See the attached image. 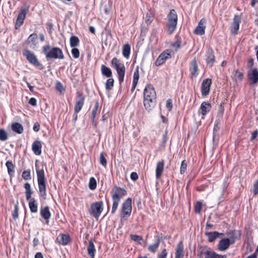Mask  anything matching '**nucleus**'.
I'll return each mask as SVG.
<instances>
[{"mask_svg": "<svg viewBox=\"0 0 258 258\" xmlns=\"http://www.w3.org/2000/svg\"><path fill=\"white\" fill-rule=\"evenodd\" d=\"M233 243L234 241H231L229 238H224L219 241L217 245L218 249L221 251H225L229 247L230 244Z\"/></svg>", "mask_w": 258, "mask_h": 258, "instance_id": "nucleus-14", "label": "nucleus"}, {"mask_svg": "<svg viewBox=\"0 0 258 258\" xmlns=\"http://www.w3.org/2000/svg\"><path fill=\"white\" fill-rule=\"evenodd\" d=\"M29 6L24 5L22 7L20 11L16 22L15 27L18 29L23 23L26 15L29 10Z\"/></svg>", "mask_w": 258, "mask_h": 258, "instance_id": "nucleus-11", "label": "nucleus"}, {"mask_svg": "<svg viewBox=\"0 0 258 258\" xmlns=\"http://www.w3.org/2000/svg\"><path fill=\"white\" fill-rule=\"evenodd\" d=\"M211 109V104L206 102H203L200 107L201 113L203 115H205L208 112L210 111Z\"/></svg>", "mask_w": 258, "mask_h": 258, "instance_id": "nucleus-31", "label": "nucleus"}, {"mask_svg": "<svg viewBox=\"0 0 258 258\" xmlns=\"http://www.w3.org/2000/svg\"><path fill=\"white\" fill-rule=\"evenodd\" d=\"M98 108H99V102H98V101H96L95 102L94 106L92 111L91 120L93 122L94 121V119H95L96 115L97 114V112L98 111Z\"/></svg>", "mask_w": 258, "mask_h": 258, "instance_id": "nucleus-37", "label": "nucleus"}, {"mask_svg": "<svg viewBox=\"0 0 258 258\" xmlns=\"http://www.w3.org/2000/svg\"><path fill=\"white\" fill-rule=\"evenodd\" d=\"M40 215L45 220L48 221L51 216L49 207L46 206L41 208L40 210Z\"/></svg>", "mask_w": 258, "mask_h": 258, "instance_id": "nucleus-29", "label": "nucleus"}, {"mask_svg": "<svg viewBox=\"0 0 258 258\" xmlns=\"http://www.w3.org/2000/svg\"><path fill=\"white\" fill-rule=\"evenodd\" d=\"M24 187L26 189V191H32L30 184L29 183L26 182L24 184Z\"/></svg>", "mask_w": 258, "mask_h": 258, "instance_id": "nucleus-60", "label": "nucleus"}, {"mask_svg": "<svg viewBox=\"0 0 258 258\" xmlns=\"http://www.w3.org/2000/svg\"><path fill=\"white\" fill-rule=\"evenodd\" d=\"M130 237L132 240L136 241L139 244H141V241L143 240V238L141 236L136 234H131L130 235Z\"/></svg>", "mask_w": 258, "mask_h": 258, "instance_id": "nucleus-44", "label": "nucleus"}, {"mask_svg": "<svg viewBox=\"0 0 258 258\" xmlns=\"http://www.w3.org/2000/svg\"><path fill=\"white\" fill-rule=\"evenodd\" d=\"M12 130L17 134H21L23 133L24 128L21 124L18 122L13 123L11 125Z\"/></svg>", "mask_w": 258, "mask_h": 258, "instance_id": "nucleus-30", "label": "nucleus"}, {"mask_svg": "<svg viewBox=\"0 0 258 258\" xmlns=\"http://www.w3.org/2000/svg\"><path fill=\"white\" fill-rule=\"evenodd\" d=\"M166 107L169 109V110H171L172 108V102L171 99H168L166 101Z\"/></svg>", "mask_w": 258, "mask_h": 258, "instance_id": "nucleus-54", "label": "nucleus"}, {"mask_svg": "<svg viewBox=\"0 0 258 258\" xmlns=\"http://www.w3.org/2000/svg\"><path fill=\"white\" fill-rule=\"evenodd\" d=\"M176 38H177V40L174 43H172L171 45L172 47H175L177 50L180 47L181 40L178 38L177 35H176Z\"/></svg>", "mask_w": 258, "mask_h": 258, "instance_id": "nucleus-46", "label": "nucleus"}, {"mask_svg": "<svg viewBox=\"0 0 258 258\" xmlns=\"http://www.w3.org/2000/svg\"><path fill=\"white\" fill-rule=\"evenodd\" d=\"M183 257V245L182 241H180L177 245L175 258Z\"/></svg>", "mask_w": 258, "mask_h": 258, "instance_id": "nucleus-25", "label": "nucleus"}, {"mask_svg": "<svg viewBox=\"0 0 258 258\" xmlns=\"http://www.w3.org/2000/svg\"><path fill=\"white\" fill-rule=\"evenodd\" d=\"M171 52L170 49L165 50L158 57L154 62L155 65L159 67L165 63L167 59L171 57Z\"/></svg>", "mask_w": 258, "mask_h": 258, "instance_id": "nucleus-13", "label": "nucleus"}, {"mask_svg": "<svg viewBox=\"0 0 258 258\" xmlns=\"http://www.w3.org/2000/svg\"><path fill=\"white\" fill-rule=\"evenodd\" d=\"M111 66L116 70L119 84H121L124 80L125 75V67L121 60L116 57H114L111 61Z\"/></svg>", "mask_w": 258, "mask_h": 258, "instance_id": "nucleus-5", "label": "nucleus"}, {"mask_svg": "<svg viewBox=\"0 0 258 258\" xmlns=\"http://www.w3.org/2000/svg\"><path fill=\"white\" fill-rule=\"evenodd\" d=\"M33 130L35 132H38L40 130V124L38 122H35L33 125Z\"/></svg>", "mask_w": 258, "mask_h": 258, "instance_id": "nucleus-57", "label": "nucleus"}, {"mask_svg": "<svg viewBox=\"0 0 258 258\" xmlns=\"http://www.w3.org/2000/svg\"><path fill=\"white\" fill-rule=\"evenodd\" d=\"M36 201L34 198L30 199L29 202V207L32 213H36L37 212V205Z\"/></svg>", "mask_w": 258, "mask_h": 258, "instance_id": "nucleus-34", "label": "nucleus"}, {"mask_svg": "<svg viewBox=\"0 0 258 258\" xmlns=\"http://www.w3.org/2000/svg\"><path fill=\"white\" fill-rule=\"evenodd\" d=\"M206 60L207 64L210 67H212L213 66L215 61V57L214 51L212 49H208L207 51Z\"/></svg>", "mask_w": 258, "mask_h": 258, "instance_id": "nucleus-18", "label": "nucleus"}, {"mask_svg": "<svg viewBox=\"0 0 258 258\" xmlns=\"http://www.w3.org/2000/svg\"><path fill=\"white\" fill-rule=\"evenodd\" d=\"M154 15L151 11H149L146 15L145 24L148 26L150 24L153 20Z\"/></svg>", "mask_w": 258, "mask_h": 258, "instance_id": "nucleus-36", "label": "nucleus"}, {"mask_svg": "<svg viewBox=\"0 0 258 258\" xmlns=\"http://www.w3.org/2000/svg\"><path fill=\"white\" fill-rule=\"evenodd\" d=\"M72 53L75 58H78L80 56V52L78 48H73L72 50Z\"/></svg>", "mask_w": 258, "mask_h": 258, "instance_id": "nucleus-51", "label": "nucleus"}, {"mask_svg": "<svg viewBox=\"0 0 258 258\" xmlns=\"http://www.w3.org/2000/svg\"><path fill=\"white\" fill-rule=\"evenodd\" d=\"M139 79V69H137L134 73L133 82L138 83Z\"/></svg>", "mask_w": 258, "mask_h": 258, "instance_id": "nucleus-50", "label": "nucleus"}, {"mask_svg": "<svg viewBox=\"0 0 258 258\" xmlns=\"http://www.w3.org/2000/svg\"><path fill=\"white\" fill-rule=\"evenodd\" d=\"M167 132H166L164 135L163 136V143H166V141H167Z\"/></svg>", "mask_w": 258, "mask_h": 258, "instance_id": "nucleus-63", "label": "nucleus"}, {"mask_svg": "<svg viewBox=\"0 0 258 258\" xmlns=\"http://www.w3.org/2000/svg\"><path fill=\"white\" fill-rule=\"evenodd\" d=\"M198 251L199 258H227L226 255L219 254L208 246L201 247Z\"/></svg>", "mask_w": 258, "mask_h": 258, "instance_id": "nucleus-4", "label": "nucleus"}, {"mask_svg": "<svg viewBox=\"0 0 258 258\" xmlns=\"http://www.w3.org/2000/svg\"><path fill=\"white\" fill-rule=\"evenodd\" d=\"M212 80L210 79H206L202 82L201 85V93L203 96H207L210 92Z\"/></svg>", "mask_w": 258, "mask_h": 258, "instance_id": "nucleus-15", "label": "nucleus"}, {"mask_svg": "<svg viewBox=\"0 0 258 258\" xmlns=\"http://www.w3.org/2000/svg\"><path fill=\"white\" fill-rule=\"evenodd\" d=\"M79 42V38L75 36H72L70 38V45L72 47L77 46Z\"/></svg>", "mask_w": 258, "mask_h": 258, "instance_id": "nucleus-38", "label": "nucleus"}, {"mask_svg": "<svg viewBox=\"0 0 258 258\" xmlns=\"http://www.w3.org/2000/svg\"><path fill=\"white\" fill-rule=\"evenodd\" d=\"M88 254L91 256V258H94L96 252V249L92 240L89 241V244L87 246Z\"/></svg>", "mask_w": 258, "mask_h": 258, "instance_id": "nucleus-26", "label": "nucleus"}, {"mask_svg": "<svg viewBox=\"0 0 258 258\" xmlns=\"http://www.w3.org/2000/svg\"><path fill=\"white\" fill-rule=\"evenodd\" d=\"M114 84V80L112 78H109L106 83H105V88L106 90H111Z\"/></svg>", "mask_w": 258, "mask_h": 258, "instance_id": "nucleus-42", "label": "nucleus"}, {"mask_svg": "<svg viewBox=\"0 0 258 258\" xmlns=\"http://www.w3.org/2000/svg\"><path fill=\"white\" fill-rule=\"evenodd\" d=\"M71 237L68 234H60L56 238L57 242L63 245L68 244L71 241Z\"/></svg>", "mask_w": 258, "mask_h": 258, "instance_id": "nucleus-19", "label": "nucleus"}, {"mask_svg": "<svg viewBox=\"0 0 258 258\" xmlns=\"http://www.w3.org/2000/svg\"><path fill=\"white\" fill-rule=\"evenodd\" d=\"M241 19V18L240 16L235 15L231 27V32H236L238 30Z\"/></svg>", "mask_w": 258, "mask_h": 258, "instance_id": "nucleus-20", "label": "nucleus"}, {"mask_svg": "<svg viewBox=\"0 0 258 258\" xmlns=\"http://www.w3.org/2000/svg\"><path fill=\"white\" fill-rule=\"evenodd\" d=\"M36 174L40 196L45 198L46 196V181L43 169L36 168Z\"/></svg>", "mask_w": 258, "mask_h": 258, "instance_id": "nucleus-6", "label": "nucleus"}, {"mask_svg": "<svg viewBox=\"0 0 258 258\" xmlns=\"http://www.w3.org/2000/svg\"><path fill=\"white\" fill-rule=\"evenodd\" d=\"M160 242H161L160 238L159 236H157L156 238V241H155V243L150 244L148 246V251L152 253H155L157 251V250L159 246Z\"/></svg>", "mask_w": 258, "mask_h": 258, "instance_id": "nucleus-24", "label": "nucleus"}, {"mask_svg": "<svg viewBox=\"0 0 258 258\" xmlns=\"http://www.w3.org/2000/svg\"><path fill=\"white\" fill-rule=\"evenodd\" d=\"M42 144L40 141H35L32 145V149L34 153L36 155H40L41 154Z\"/></svg>", "mask_w": 258, "mask_h": 258, "instance_id": "nucleus-22", "label": "nucleus"}, {"mask_svg": "<svg viewBox=\"0 0 258 258\" xmlns=\"http://www.w3.org/2000/svg\"><path fill=\"white\" fill-rule=\"evenodd\" d=\"M156 102V92L151 84H148L144 90V105L147 110H152Z\"/></svg>", "mask_w": 258, "mask_h": 258, "instance_id": "nucleus-1", "label": "nucleus"}, {"mask_svg": "<svg viewBox=\"0 0 258 258\" xmlns=\"http://www.w3.org/2000/svg\"><path fill=\"white\" fill-rule=\"evenodd\" d=\"M23 54L26 57L27 59L30 63L40 69H43L42 64L39 62L36 56L30 50L28 49L24 50Z\"/></svg>", "mask_w": 258, "mask_h": 258, "instance_id": "nucleus-12", "label": "nucleus"}, {"mask_svg": "<svg viewBox=\"0 0 258 258\" xmlns=\"http://www.w3.org/2000/svg\"><path fill=\"white\" fill-rule=\"evenodd\" d=\"M100 163L104 167H106L107 161L103 152L100 153L99 157Z\"/></svg>", "mask_w": 258, "mask_h": 258, "instance_id": "nucleus-43", "label": "nucleus"}, {"mask_svg": "<svg viewBox=\"0 0 258 258\" xmlns=\"http://www.w3.org/2000/svg\"><path fill=\"white\" fill-rule=\"evenodd\" d=\"M189 70L190 72L191 78H193L198 75V67L196 57L190 62Z\"/></svg>", "mask_w": 258, "mask_h": 258, "instance_id": "nucleus-17", "label": "nucleus"}, {"mask_svg": "<svg viewBox=\"0 0 258 258\" xmlns=\"http://www.w3.org/2000/svg\"><path fill=\"white\" fill-rule=\"evenodd\" d=\"M56 88L59 92H62L64 90V88L61 83L58 82L56 84Z\"/></svg>", "mask_w": 258, "mask_h": 258, "instance_id": "nucleus-53", "label": "nucleus"}, {"mask_svg": "<svg viewBox=\"0 0 258 258\" xmlns=\"http://www.w3.org/2000/svg\"><path fill=\"white\" fill-rule=\"evenodd\" d=\"M256 257H257V254H256L255 253H254L251 254L250 255L248 256L246 258H256Z\"/></svg>", "mask_w": 258, "mask_h": 258, "instance_id": "nucleus-64", "label": "nucleus"}, {"mask_svg": "<svg viewBox=\"0 0 258 258\" xmlns=\"http://www.w3.org/2000/svg\"><path fill=\"white\" fill-rule=\"evenodd\" d=\"M35 258H43V256L41 252H38L35 254Z\"/></svg>", "mask_w": 258, "mask_h": 258, "instance_id": "nucleus-62", "label": "nucleus"}, {"mask_svg": "<svg viewBox=\"0 0 258 258\" xmlns=\"http://www.w3.org/2000/svg\"><path fill=\"white\" fill-rule=\"evenodd\" d=\"M167 251L166 248H163L161 252H158L157 258H166L167 256Z\"/></svg>", "mask_w": 258, "mask_h": 258, "instance_id": "nucleus-48", "label": "nucleus"}, {"mask_svg": "<svg viewBox=\"0 0 258 258\" xmlns=\"http://www.w3.org/2000/svg\"><path fill=\"white\" fill-rule=\"evenodd\" d=\"M131 53V46L128 43H126L123 45L122 47V55L123 56L128 58Z\"/></svg>", "mask_w": 258, "mask_h": 258, "instance_id": "nucleus-35", "label": "nucleus"}, {"mask_svg": "<svg viewBox=\"0 0 258 258\" xmlns=\"http://www.w3.org/2000/svg\"><path fill=\"white\" fill-rule=\"evenodd\" d=\"M110 194L113 201L111 213L114 214L116 211L120 199L126 195L127 192L124 188L115 186L112 188Z\"/></svg>", "mask_w": 258, "mask_h": 258, "instance_id": "nucleus-2", "label": "nucleus"}, {"mask_svg": "<svg viewBox=\"0 0 258 258\" xmlns=\"http://www.w3.org/2000/svg\"><path fill=\"white\" fill-rule=\"evenodd\" d=\"M202 207V203L201 202H197L195 206V211L196 213H200Z\"/></svg>", "mask_w": 258, "mask_h": 258, "instance_id": "nucleus-49", "label": "nucleus"}, {"mask_svg": "<svg viewBox=\"0 0 258 258\" xmlns=\"http://www.w3.org/2000/svg\"><path fill=\"white\" fill-rule=\"evenodd\" d=\"M43 51L46 58L60 59L64 58L62 50L58 47L50 48L49 45L43 47Z\"/></svg>", "mask_w": 258, "mask_h": 258, "instance_id": "nucleus-3", "label": "nucleus"}, {"mask_svg": "<svg viewBox=\"0 0 258 258\" xmlns=\"http://www.w3.org/2000/svg\"><path fill=\"white\" fill-rule=\"evenodd\" d=\"M257 135H258V131L257 130H256L252 132L251 137L250 138V141H253V140H254L257 137Z\"/></svg>", "mask_w": 258, "mask_h": 258, "instance_id": "nucleus-56", "label": "nucleus"}, {"mask_svg": "<svg viewBox=\"0 0 258 258\" xmlns=\"http://www.w3.org/2000/svg\"><path fill=\"white\" fill-rule=\"evenodd\" d=\"M206 20L202 19L199 22L198 26L196 27L194 32H205L206 28Z\"/></svg>", "mask_w": 258, "mask_h": 258, "instance_id": "nucleus-28", "label": "nucleus"}, {"mask_svg": "<svg viewBox=\"0 0 258 258\" xmlns=\"http://www.w3.org/2000/svg\"><path fill=\"white\" fill-rule=\"evenodd\" d=\"M22 176L23 178L25 180H30L31 178L30 170H28L24 171L22 173Z\"/></svg>", "mask_w": 258, "mask_h": 258, "instance_id": "nucleus-45", "label": "nucleus"}, {"mask_svg": "<svg viewBox=\"0 0 258 258\" xmlns=\"http://www.w3.org/2000/svg\"><path fill=\"white\" fill-rule=\"evenodd\" d=\"M85 102V97L83 94L80 92H77V99L74 107V112L76 114L75 119L77 118V114L82 109Z\"/></svg>", "mask_w": 258, "mask_h": 258, "instance_id": "nucleus-10", "label": "nucleus"}, {"mask_svg": "<svg viewBox=\"0 0 258 258\" xmlns=\"http://www.w3.org/2000/svg\"><path fill=\"white\" fill-rule=\"evenodd\" d=\"M36 100L34 98H31L29 101V103L34 106L36 105Z\"/></svg>", "mask_w": 258, "mask_h": 258, "instance_id": "nucleus-58", "label": "nucleus"}, {"mask_svg": "<svg viewBox=\"0 0 258 258\" xmlns=\"http://www.w3.org/2000/svg\"><path fill=\"white\" fill-rule=\"evenodd\" d=\"M97 183L96 181L95 178L91 177L90 178L89 183V187L91 190H94L96 188Z\"/></svg>", "mask_w": 258, "mask_h": 258, "instance_id": "nucleus-41", "label": "nucleus"}, {"mask_svg": "<svg viewBox=\"0 0 258 258\" xmlns=\"http://www.w3.org/2000/svg\"><path fill=\"white\" fill-rule=\"evenodd\" d=\"M233 76L234 79L241 81L243 79V74L238 70H236L233 72Z\"/></svg>", "mask_w": 258, "mask_h": 258, "instance_id": "nucleus-40", "label": "nucleus"}, {"mask_svg": "<svg viewBox=\"0 0 258 258\" xmlns=\"http://www.w3.org/2000/svg\"><path fill=\"white\" fill-rule=\"evenodd\" d=\"M164 167V161L161 160L157 162L156 168V177L159 178L161 175Z\"/></svg>", "mask_w": 258, "mask_h": 258, "instance_id": "nucleus-23", "label": "nucleus"}, {"mask_svg": "<svg viewBox=\"0 0 258 258\" xmlns=\"http://www.w3.org/2000/svg\"><path fill=\"white\" fill-rule=\"evenodd\" d=\"M187 168V163L185 160H183L181 162L180 169V173L181 174H183L185 173Z\"/></svg>", "mask_w": 258, "mask_h": 258, "instance_id": "nucleus-47", "label": "nucleus"}, {"mask_svg": "<svg viewBox=\"0 0 258 258\" xmlns=\"http://www.w3.org/2000/svg\"><path fill=\"white\" fill-rule=\"evenodd\" d=\"M177 19L178 17L175 10L174 9L171 10L167 15L166 23V27L169 32H173L175 31L177 26Z\"/></svg>", "mask_w": 258, "mask_h": 258, "instance_id": "nucleus-7", "label": "nucleus"}, {"mask_svg": "<svg viewBox=\"0 0 258 258\" xmlns=\"http://www.w3.org/2000/svg\"><path fill=\"white\" fill-rule=\"evenodd\" d=\"M6 166L8 169V173L10 175L11 179L13 177L15 172V166L11 161H8L6 163Z\"/></svg>", "mask_w": 258, "mask_h": 258, "instance_id": "nucleus-32", "label": "nucleus"}, {"mask_svg": "<svg viewBox=\"0 0 258 258\" xmlns=\"http://www.w3.org/2000/svg\"><path fill=\"white\" fill-rule=\"evenodd\" d=\"M132 211V200L127 199L122 204L121 210V221L126 220L130 216Z\"/></svg>", "mask_w": 258, "mask_h": 258, "instance_id": "nucleus-8", "label": "nucleus"}, {"mask_svg": "<svg viewBox=\"0 0 258 258\" xmlns=\"http://www.w3.org/2000/svg\"><path fill=\"white\" fill-rule=\"evenodd\" d=\"M32 194V191H26L25 195H26V198L27 200H30L31 195Z\"/></svg>", "mask_w": 258, "mask_h": 258, "instance_id": "nucleus-61", "label": "nucleus"}, {"mask_svg": "<svg viewBox=\"0 0 258 258\" xmlns=\"http://www.w3.org/2000/svg\"><path fill=\"white\" fill-rule=\"evenodd\" d=\"M205 235L208 237L209 242H213L220 235H224V233H219L217 231L206 232H205Z\"/></svg>", "mask_w": 258, "mask_h": 258, "instance_id": "nucleus-21", "label": "nucleus"}, {"mask_svg": "<svg viewBox=\"0 0 258 258\" xmlns=\"http://www.w3.org/2000/svg\"><path fill=\"white\" fill-rule=\"evenodd\" d=\"M247 78L250 85H253L258 82V70L256 68L249 71L247 73Z\"/></svg>", "mask_w": 258, "mask_h": 258, "instance_id": "nucleus-16", "label": "nucleus"}, {"mask_svg": "<svg viewBox=\"0 0 258 258\" xmlns=\"http://www.w3.org/2000/svg\"><path fill=\"white\" fill-rule=\"evenodd\" d=\"M13 217L14 219H16L18 217V209L16 207H15V209L13 212V213L12 214Z\"/></svg>", "mask_w": 258, "mask_h": 258, "instance_id": "nucleus-59", "label": "nucleus"}, {"mask_svg": "<svg viewBox=\"0 0 258 258\" xmlns=\"http://www.w3.org/2000/svg\"><path fill=\"white\" fill-rule=\"evenodd\" d=\"M8 139L7 132L3 128H0V141H5Z\"/></svg>", "mask_w": 258, "mask_h": 258, "instance_id": "nucleus-39", "label": "nucleus"}, {"mask_svg": "<svg viewBox=\"0 0 258 258\" xmlns=\"http://www.w3.org/2000/svg\"><path fill=\"white\" fill-rule=\"evenodd\" d=\"M253 192L254 196L258 194V180H257L253 184Z\"/></svg>", "mask_w": 258, "mask_h": 258, "instance_id": "nucleus-52", "label": "nucleus"}, {"mask_svg": "<svg viewBox=\"0 0 258 258\" xmlns=\"http://www.w3.org/2000/svg\"><path fill=\"white\" fill-rule=\"evenodd\" d=\"M101 71L102 74L107 78H110L112 76V71L111 69L104 64L101 66Z\"/></svg>", "mask_w": 258, "mask_h": 258, "instance_id": "nucleus-33", "label": "nucleus"}, {"mask_svg": "<svg viewBox=\"0 0 258 258\" xmlns=\"http://www.w3.org/2000/svg\"><path fill=\"white\" fill-rule=\"evenodd\" d=\"M139 178L137 172H133L131 174V178L133 181H136Z\"/></svg>", "mask_w": 258, "mask_h": 258, "instance_id": "nucleus-55", "label": "nucleus"}, {"mask_svg": "<svg viewBox=\"0 0 258 258\" xmlns=\"http://www.w3.org/2000/svg\"><path fill=\"white\" fill-rule=\"evenodd\" d=\"M102 201L96 202L90 206L89 213L93 215L96 220H98L103 210Z\"/></svg>", "mask_w": 258, "mask_h": 258, "instance_id": "nucleus-9", "label": "nucleus"}, {"mask_svg": "<svg viewBox=\"0 0 258 258\" xmlns=\"http://www.w3.org/2000/svg\"><path fill=\"white\" fill-rule=\"evenodd\" d=\"M30 46H35L38 42V38L36 33H32L27 39Z\"/></svg>", "mask_w": 258, "mask_h": 258, "instance_id": "nucleus-27", "label": "nucleus"}]
</instances>
